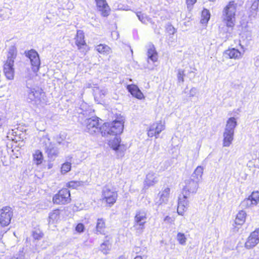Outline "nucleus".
Instances as JSON below:
<instances>
[{
    "label": "nucleus",
    "instance_id": "nucleus-2",
    "mask_svg": "<svg viewBox=\"0 0 259 259\" xmlns=\"http://www.w3.org/2000/svg\"><path fill=\"white\" fill-rule=\"evenodd\" d=\"M123 129V123L121 121L114 120L112 122L104 123L100 127V133L103 137L108 135L117 136Z\"/></svg>",
    "mask_w": 259,
    "mask_h": 259
},
{
    "label": "nucleus",
    "instance_id": "nucleus-18",
    "mask_svg": "<svg viewBox=\"0 0 259 259\" xmlns=\"http://www.w3.org/2000/svg\"><path fill=\"white\" fill-rule=\"evenodd\" d=\"M126 89L131 95L137 99L141 100L144 98L143 94L137 85L128 84L127 85Z\"/></svg>",
    "mask_w": 259,
    "mask_h": 259
},
{
    "label": "nucleus",
    "instance_id": "nucleus-22",
    "mask_svg": "<svg viewBox=\"0 0 259 259\" xmlns=\"http://www.w3.org/2000/svg\"><path fill=\"white\" fill-rule=\"evenodd\" d=\"M84 38V36L83 31L80 30H77L75 37V44L79 50H80L83 46L86 45Z\"/></svg>",
    "mask_w": 259,
    "mask_h": 259
},
{
    "label": "nucleus",
    "instance_id": "nucleus-55",
    "mask_svg": "<svg viewBox=\"0 0 259 259\" xmlns=\"http://www.w3.org/2000/svg\"><path fill=\"white\" fill-rule=\"evenodd\" d=\"M134 259H143V258H142V256H140V255H137V256H136L134 258Z\"/></svg>",
    "mask_w": 259,
    "mask_h": 259
},
{
    "label": "nucleus",
    "instance_id": "nucleus-26",
    "mask_svg": "<svg viewBox=\"0 0 259 259\" xmlns=\"http://www.w3.org/2000/svg\"><path fill=\"white\" fill-rule=\"evenodd\" d=\"M105 230V222L103 219H98L97 220L96 231V233L104 234Z\"/></svg>",
    "mask_w": 259,
    "mask_h": 259
},
{
    "label": "nucleus",
    "instance_id": "nucleus-19",
    "mask_svg": "<svg viewBox=\"0 0 259 259\" xmlns=\"http://www.w3.org/2000/svg\"><path fill=\"white\" fill-rule=\"evenodd\" d=\"M147 55L148 63H149L150 61L152 63H154L157 61L158 54L153 45L149 46V48L147 52Z\"/></svg>",
    "mask_w": 259,
    "mask_h": 259
},
{
    "label": "nucleus",
    "instance_id": "nucleus-50",
    "mask_svg": "<svg viewBox=\"0 0 259 259\" xmlns=\"http://www.w3.org/2000/svg\"><path fill=\"white\" fill-rule=\"evenodd\" d=\"M197 0H186V4L187 6V8L189 10H191L193 5L196 3Z\"/></svg>",
    "mask_w": 259,
    "mask_h": 259
},
{
    "label": "nucleus",
    "instance_id": "nucleus-28",
    "mask_svg": "<svg viewBox=\"0 0 259 259\" xmlns=\"http://www.w3.org/2000/svg\"><path fill=\"white\" fill-rule=\"evenodd\" d=\"M121 140L119 138L116 136V137L112 140L109 141V145L111 148L116 151L119 150L121 147L120 144Z\"/></svg>",
    "mask_w": 259,
    "mask_h": 259
},
{
    "label": "nucleus",
    "instance_id": "nucleus-38",
    "mask_svg": "<svg viewBox=\"0 0 259 259\" xmlns=\"http://www.w3.org/2000/svg\"><path fill=\"white\" fill-rule=\"evenodd\" d=\"M111 245L109 240L105 241L101 245V250L104 254L108 253V251L110 249Z\"/></svg>",
    "mask_w": 259,
    "mask_h": 259
},
{
    "label": "nucleus",
    "instance_id": "nucleus-25",
    "mask_svg": "<svg viewBox=\"0 0 259 259\" xmlns=\"http://www.w3.org/2000/svg\"><path fill=\"white\" fill-rule=\"evenodd\" d=\"M107 92L106 89L100 90L98 88L94 89V96L95 101L98 103L100 102L101 100L107 94Z\"/></svg>",
    "mask_w": 259,
    "mask_h": 259
},
{
    "label": "nucleus",
    "instance_id": "nucleus-24",
    "mask_svg": "<svg viewBox=\"0 0 259 259\" xmlns=\"http://www.w3.org/2000/svg\"><path fill=\"white\" fill-rule=\"evenodd\" d=\"M91 110V109L90 108L89 106L84 102H82L80 105V107L76 109L77 112L79 114H82L85 117L89 115Z\"/></svg>",
    "mask_w": 259,
    "mask_h": 259
},
{
    "label": "nucleus",
    "instance_id": "nucleus-13",
    "mask_svg": "<svg viewBox=\"0 0 259 259\" xmlns=\"http://www.w3.org/2000/svg\"><path fill=\"white\" fill-rule=\"evenodd\" d=\"M170 193V189L166 188L163 191L160 192L157 197L155 199V204L159 206L162 204H166L168 200Z\"/></svg>",
    "mask_w": 259,
    "mask_h": 259
},
{
    "label": "nucleus",
    "instance_id": "nucleus-11",
    "mask_svg": "<svg viewBox=\"0 0 259 259\" xmlns=\"http://www.w3.org/2000/svg\"><path fill=\"white\" fill-rule=\"evenodd\" d=\"M198 182L197 180L190 178L185 181V186L183 189V192L185 195L193 194L196 193L198 188Z\"/></svg>",
    "mask_w": 259,
    "mask_h": 259
},
{
    "label": "nucleus",
    "instance_id": "nucleus-7",
    "mask_svg": "<svg viewBox=\"0 0 259 259\" xmlns=\"http://www.w3.org/2000/svg\"><path fill=\"white\" fill-rule=\"evenodd\" d=\"M70 201V192L67 188L60 190L53 198V202L57 204H65Z\"/></svg>",
    "mask_w": 259,
    "mask_h": 259
},
{
    "label": "nucleus",
    "instance_id": "nucleus-46",
    "mask_svg": "<svg viewBox=\"0 0 259 259\" xmlns=\"http://www.w3.org/2000/svg\"><path fill=\"white\" fill-rule=\"evenodd\" d=\"M165 28L167 32L169 34H174L176 32V29L170 23H168L166 25Z\"/></svg>",
    "mask_w": 259,
    "mask_h": 259
},
{
    "label": "nucleus",
    "instance_id": "nucleus-29",
    "mask_svg": "<svg viewBox=\"0 0 259 259\" xmlns=\"http://www.w3.org/2000/svg\"><path fill=\"white\" fill-rule=\"evenodd\" d=\"M60 218V211L58 209L50 212L49 216V224H53L57 222Z\"/></svg>",
    "mask_w": 259,
    "mask_h": 259
},
{
    "label": "nucleus",
    "instance_id": "nucleus-4",
    "mask_svg": "<svg viewBox=\"0 0 259 259\" xmlns=\"http://www.w3.org/2000/svg\"><path fill=\"white\" fill-rule=\"evenodd\" d=\"M237 125V121L235 117H230L227 120L223 134V146L224 147H229L232 143L234 130Z\"/></svg>",
    "mask_w": 259,
    "mask_h": 259
},
{
    "label": "nucleus",
    "instance_id": "nucleus-1",
    "mask_svg": "<svg viewBox=\"0 0 259 259\" xmlns=\"http://www.w3.org/2000/svg\"><path fill=\"white\" fill-rule=\"evenodd\" d=\"M237 4L234 1H231L224 7L222 11V18L224 23L229 28L234 26L236 22Z\"/></svg>",
    "mask_w": 259,
    "mask_h": 259
},
{
    "label": "nucleus",
    "instance_id": "nucleus-17",
    "mask_svg": "<svg viewBox=\"0 0 259 259\" xmlns=\"http://www.w3.org/2000/svg\"><path fill=\"white\" fill-rule=\"evenodd\" d=\"M97 7L101 15L103 17H107L109 15L110 8L105 0H95Z\"/></svg>",
    "mask_w": 259,
    "mask_h": 259
},
{
    "label": "nucleus",
    "instance_id": "nucleus-42",
    "mask_svg": "<svg viewBox=\"0 0 259 259\" xmlns=\"http://www.w3.org/2000/svg\"><path fill=\"white\" fill-rule=\"evenodd\" d=\"M249 197L254 202L253 204L256 205L259 201V192L254 191Z\"/></svg>",
    "mask_w": 259,
    "mask_h": 259
},
{
    "label": "nucleus",
    "instance_id": "nucleus-53",
    "mask_svg": "<svg viewBox=\"0 0 259 259\" xmlns=\"http://www.w3.org/2000/svg\"><path fill=\"white\" fill-rule=\"evenodd\" d=\"M5 123V119L2 116H0V127L2 126Z\"/></svg>",
    "mask_w": 259,
    "mask_h": 259
},
{
    "label": "nucleus",
    "instance_id": "nucleus-3",
    "mask_svg": "<svg viewBox=\"0 0 259 259\" xmlns=\"http://www.w3.org/2000/svg\"><path fill=\"white\" fill-rule=\"evenodd\" d=\"M40 147L47 154L51 160H54L58 155V149L55 146L48 136H42L39 141Z\"/></svg>",
    "mask_w": 259,
    "mask_h": 259
},
{
    "label": "nucleus",
    "instance_id": "nucleus-47",
    "mask_svg": "<svg viewBox=\"0 0 259 259\" xmlns=\"http://www.w3.org/2000/svg\"><path fill=\"white\" fill-rule=\"evenodd\" d=\"M134 227L139 233H142L145 228V224H137L135 223L134 225Z\"/></svg>",
    "mask_w": 259,
    "mask_h": 259
},
{
    "label": "nucleus",
    "instance_id": "nucleus-32",
    "mask_svg": "<svg viewBox=\"0 0 259 259\" xmlns=\"http://www.w3.org/2000/svg\"><path fill=\"white\" fill-rule=\"evenodd\" d=\"M33 157L34 162L36 165H38L42 162L44 157L40 151L36 150L33 155Z\"/></svg>",
    "mask_w": 259,
    "mask_h": 259
},
{
    "label": "nucleus",
    "instance_id": "nucleus-45",
    "mask_svg": "<svg viewBox=\"0 0 259 259\" xmlns=\"http://www.w3.org/2000/svg\"><path fill=\"white\" fill-rule=\"evenodd\" d=\"M32 235L34 239H39L42 236V233L39 230H35L32 231Z\"/></svg>",
    "mask_w": 259,
    "mask_h": 259
},
{
    "label": "nucleus",
    "instance_id": "nucleus-43",
    "mask_svg": "<svg viewBox=\"0 0 259 259\" xmlns=\"http://www.w3.org/2000/svg\"><path fill=\"white\" fill-rule=\"evenodd\" d=\"M185 74L184 73V71L183 69H178L177 73V78L179 83H183L184 81V77L185 76Z\"/></svg>",
    "mask_w": 259,
    "mask_h": 259
},
{
    "label": "nucleus",
    "instance_id": "nucleus-36",
    "mask_svg": "<svg viewBox=\"0 0 259 259\" xmlns=\"http://www.w3.org/2000/svg\"><path fill=\"white\" fill-rule=\"evenodd\" d=\"M210 14L209 11L206 9H204L202 11L201 23L202 24H206L208 22L210 19Z\"/></svg>",
    "mask_w": 259,
    "mask_h": 259
},
{
    "label": "nucleus",
    "instance_id": "nucleus-14",
    "mask_svg": "<svg viewBox=\"0 0 259 259\" xmlns=\"http://www.w3.org/2000/svg\"><path fill=\"white\" fill-rule=\"evenodd\" d=\"M14 61L11 59H7L4 65V72L8 79L11 80L14 78Z\"/></svg>",
    "mask_w": 259,
    "mask_h": 259
},
{
    "label": "nucleus",
    "instance_id": "nucleus-39",
    "mask_svg": "<svg viewBox=\"0 0 259 259\" xmlns=\"http://www.w3.org/2000/svg\"><path fill=\"white\" fill-rule=\"evenodd\" d=\"M177 240L179 244L185 245L186 243L187 238L184 233L179 232L177 235Z\"/></svg>",
    "mask_w": 259,
    "mask_h": 259
},
{
    "label": "nucleus",
    "instance_id": "nucleus-40",
    "mask_svg": "<svg viewBox=\"0 0 259 259\" xmlns=\"http://www.w3.org/2000/svg\"><path fill=\"white\" fill-rule=\"evenodd\" d=\"M16 54L17 51L16 48L14 46L11 47L9 50L7 59H11L14 61V59L16 56Z\"/></svg>",
    "mask_w": 259,
    "mask_h": 259
},
{
    "label": "nucleus",
    "instance_id": "nucleus-12",
    "mask_svg": "<svg viewBox=\"0 0 259 259\" xmlns=\"http://www.w3.org/2000/svg\"><path fill=\"white\" fill-rule=\"evenodd\" d=\"M259 243V228L252 232L248 237L245 243V247L249 249L255 246Z\"/></svg>",
    "mask_w": 259,
    "mask_h": 259
},
{
    "label": "nucleus",
    "instance_id": "nucleus-6",
    "mask_svg": "<svg viewBox=\"0 0 259 259\" xmlns=\"http://www.w3.org/2000/svg\"><path fill=\"white\" fill-rule=\"evenodd\" d=\"M25 56L29 58L33 72L36 73L39 69L40 60L38 53L34 49L25 51Z\"/></svg>",
    "mask_w": 259,
    "mask_h": 259
},
{
    "label": "nucleus",
    "instance_id": "nucleus-49",
    "mask_svg": "<svg viewBox=\"0 0 259 259\" xmlns=\"http://www.w3.org/2000/svg\"><path fill=\"white\" fill-rule=\"evenodd\" d=\"M75 230L78 233H82L84 230V225L82 223L78 224L75 227Z\"/></svg>",
    "mask_w": 259,
    "mask_h": 259
},
{
    "label": "nucleus",
    "instance_id": "nucleus-21",
    "mask_svg": "<svg viewBox=\"0 0 259 259\" xmlns=\"http://www.w3.org/2000/svg\"><path fill=\"white\" fill-rule=\"evenodd\" d=\"M147 220V213L144 210H139L136 211L135 217V223L145 224Z\"/></svg>",
    "mask_w": 259,
    "mask_h": 259
},
{
    "label": "nucleus",
    "instance_id": "nucleus-20",
    "mask_svg": "<svg viewBox=\"0 0 259 259\" xmlns=\"http://www.w3.org/2000/svg\"><path fill=\"white\" fill-rule=\"evenodd\" d=\"M158 179L157 175L153 172H149L147 175L144 181L145 187H148L154 185L157 183Z\"/></svg>",
    "mask_w": 259,
    "mask_h": 259
},
{
    "label": "nucleus",
    "instance_id": "nucleus-8",
    "mask_svg": "<svg viewBox=\"0 0 259 259\" xmlns=\"http://www.w3.org/2000/svg\"><path fill=\"white\" fill-rule=\"evenodd\" d=\"M102 196L103 199L111 206L116 202L117 193L113 188L106 186L103 189Z\"/></svg>",
    "mask_w": 259,
    "mask_h": 259
},
{
    "label": "nucleus",
    "instance_id": "nucleus-37",
    "mask_svg": "<svg viewBox=\"0 0 259 259\" xmlns=\"http://www.w3.org/2000/svg\"><path fill=\"white\" fill-rule=\"evenodd\" d=\"M66 134L64 132H61L59 135L54 138V140L59 145H64V141L66 139Z\"/></svg>",
    "mask_w": 259,
    "mask_h": 259
},
{
    "label": "nucleus",
    "instance_id": "nucleus-23",
    "mask_svg": "<svg viewBox=\"0 0 259 259\" xmlns=\"http://www.w3.org/2000/svg\"><path fill=\"white\" fill-rule=\"evenodd\" d=\"M226 56L231 59H239L241 57V52L237 49L232 48L226 50L225 52Z\"/></svg>",
    "mask_w": 259,
    "mask_h": 259
},
{
    "label": "nucleus",
    "instance_id": "nucleus-10",
    "mask_svg": "<svg viewBox=\"0 0 259 259\" xmlns=\"http://www.w3.org/2000/svg\"><path fill=\"white\" fill-rule=\"evenodd\" d=\"M10 207H5L0 210V224L2 226H7L10 223L13 212Z\"/></svg>",
    "mask_w": 259,
    "mask_h": 259
},
{
    "label": "nucleus",
    "instance_id": "nucleus-35",
    "mask_svg": "<svg viewBox=\"0 0 259 259\" xmlns=\"http://www.w3.org/2000/svg\"><path fill=\"white\" fill-rule=\"evenodd\" d=\"M137 16L139 20L144 24H147L148 22H151V19L148 17V16L141 12H137L136 13Z\"/></svg>",
    "mask_w": 259,
    "mask_h": 259
},
{
    "label": "nucleus",
    "instance_id": "nucleus-41",
    "mask_svg": "<svg viewBox=\"0 0 259 259\" xmlns=\"http://www.w3.org/2000/svg\"><path fill=\"white\" fill-rule=\"evenodd\" d=\"M253 201L250 199L249 197L247 198H245L242 202L241 203V206L242 207H249L251 206L252 205H254L253 204Z\"/></svg>",
    "mask_w": 259,
    "mask_h": 259
},
{
    "label": "nucleus",
    "instance_id": "nucleus-31",
    "mask_svg": "<svg viewBox=\"0 0 259 259\" xmlns=\"http://www.w3.org/2000/svg\"><path fill=\"white\" fill-rule=\"evenodd\" d=\"M203 172V168L201 166H198L195 169L194 172L192 174L191 178L195 180H197L199 181L201 178Z\"/></svg>",
    "mask_w": 259,
    "mask_h": 259
},
{
    "label": "nucleus",
    "instance_id": "nucleus-54",
    "mask_svg": "<svg viewBox=\"0 0 259 259\" xmlns=\"http://www.w3.org/2000/svg\"><path fill=\"white\" fill-rule=\"evenodd\" d=\"M164 221H167V222H171V221H172V220H171V218H170L169 216H166L164 218Z\"/></svg>",
    "mask_w": 259,
    "mask_h": 259
},
{
    "label": "nucleus",
    "instance_id": "nucleus-16",
    "mask_svg": "<svg viewBox=\"0 0 259 259\" xmlns=\"http://www.w3.org/2000/svg\"><path fill=\"white\" fill-rule=\"evenodd\" d=\"M190 196L189 195H185V194L183 192L182 196H180L179 197L177 209L179 214L183 215L184 210L187 208L188 205L187 198Z\"/></svg>",
    "mask_w": 259,
    "mask_h": 259
},
{
    "label": "nucleus",
    "instance_id": "nucleus-51",
    "mask_svg": "<svg viewBox=\"0 0 259 259\" xmlns=\"http://www.w3.org/2000/svg\"><path fill=\"white\" fill-rule=\"evenodd\" d=\"M197 90L195 88H192L189 92V97H194L197 93Z\"/></svg>",
    "mask_w": 259,
    "mask_h": 259
},
{
    "label": "nucleus",
    "instance_id": "nucleus-30",
    "mask_svg": "<svg viewBox=\"0 0 259 259\" xmlns=\"http://www.w3.org/2000/svg\"><path fill=\"white\" fill-rule=\"evenodd\" d=\"M95 49L99 53L102 54H109L110 51V48L107 45L105 44H100L97 45Z\"/></svg>",
    "mask_w": 259,
    "mask_h": 259
},
{
    "label": "nucleus",
    "instance_id": "nucleus-15",
    "mask_svg": "<svg viewBox=\"0 0 259 259\" xmlns=\"http://www.w3.org/2000/svg\"><path fill=\"white\" fill-rule=\"evenodd\" d=\"M164 129V125L160 122L159 123H154L150 125L148 132V136L149 137L155 136L158 138L159 134Z\"/></svg>",
    "mask_w": 259,
    "mask_h": 259
},
{
    "label": "nucleus",
    "instance_id": "nucleus-34",
    "mask_svg": "<svg viewBox=\"0 0 259 259\" xmlns=\"http://www.w3.org/2000/svg\"><path fill=\"white\" fill-rule=\"evenodd\" d=\"M86 184L85 182L81 181H72L66 184V186L72 189H76L79 186H83Z\"/></svg>",
    "mask_w": 259,
    "mask_h": 259
},
{
    "label": "nucleus",
    "instance_id": "nucleus-5",
    "mask_svg": "<svg viewBox=\"0 0 259 259\" xmlns=\"http://www.w3.org/2000/svg\"><path fill=\"white\" fill-rule=\"evenodd\" d=\"M26 92L27 93V99L29 102H33L35 104L44 103L45 102L44 99L45 92L39 88H30L27 87Z\"/></svg>",
    "mask_w": 259,
    "mask_h": 259
},
{
    "label": "nucleus",
    "instance_id": "nucleus-44",
    "mask_svg": "<svg viewBox=\"0 0 259 259\" xmlns=\"http://www.w3.org/2000/svg\"><path fill=\"white\" fill-rule=\"evenodd\" d=\"M71 169V163L69 162L64 163L61 167V172L62 174H66Z\"/></svg>",
    "mask_w": 259,
    "mask_h": 259
},
{
    "label": "nucleus",
    "instance_id": "nucleus-27",
    "mask_svg": "<svg viewBox=\"0 0 259 259\" xmlns=\"http://www.w3.org/2000/svg\"><path fill=\"white\" fill-rule=\"evenodd\" d=\"M246 213L244 210H240L237 213L235 223L238 225H242L245 221Z\"/></svg>",
    "mask_w": 259,
    "mask_h": 259
},
{
    "label": "nucleus",
    "instance_id": "nucleus-9",
    "mask_svg": "<svg viewBox=\"0 0 259 259\" xmlns=\"http://www.w3.org/2000/svg\"><path fill=\"white\" fill-rule=\"evenodd\" d=\"M99 118L97 117L89 118L86 119L85 131L90 134H94L96 133H100Z\"/></svg>",
    "mask_w": 259,
    "mask_h": 259
},
{
    "label": "nucleus",
    "instance_id": "nucleus-33",
    "mask_svg": "<svg viewBox=\"0 0 259 259\" xmlns=\"http://www.w3.org/2000/svg\"><path fill=\"white\" fill-rule=\"evenodd\" d=\"M259 5V1L258 0H255L254 1L251 7L250 10V14L249 16L255 18L258 12V7Z\"/></svg>",
    "mask_w": 259,
    "mask_h": 259
},
{
    "label": "nucleus",
    "instance_id": "nucleus-56",
    "mask_svg": "<svg viewBox=\"0 0 259 259\" xmlns=\"http://www.w3.org/2000/svg\"><path fill=\"white\" fill-rule=\"evenodd\" d=\"M210 2H214L215 0H208Z\"/></svg>",
    "mask_w": 259,
    "mask_h": 259
},
{
    "label": "nucleus",
    "instance_id": "nucleus-52",
    "mask_svg": "<svg viewBox=\"0 0 259 259\" xmlns=\"http://www.w3.org/2000/svg\"><path fill=\"white\" fill-rule=\"evenodd\" d=\"M254 64L256 68L259 70V56H257L254 58Z\"/></svg>",
    "mask_w": 259,
    "mask_h": 259
},
{
    "label": "nucleus",
    "instance_id": "nucleus-48",
    "mask_svg": "<svg viewBox=\"0 0 259 259\" xmlns=\"http://www.w3.org/2000/svg\"><path fill=\"white\" fill-rule=\"evenodd\" d=\"M7 259H24V254L23 251H19V253H16L13 256Z\"/></svg>",
    "mask_w": 259,
    "mask_h": 259
}]
</instances>
